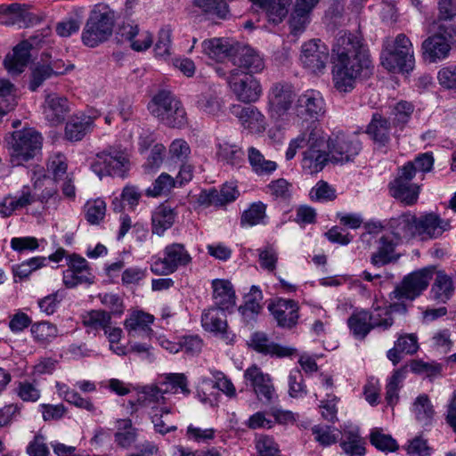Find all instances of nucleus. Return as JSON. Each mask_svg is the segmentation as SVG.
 I'll use <instances>...</instances> for the list:
<instances>
[{
	"mask_svg": "<svg viewBox=\"0 0 456 456\" xmlns=\"http://www.w3.org/2000/svg\"><path fill=\"white\" fill-rule=\"evenodd\" d=\"M365 132L379 147H387L391 141V122L381 114L375 112Z\"/></svg>",
	"mask_w": 456,
	"mask_h": 456,
	"instance_id": "obj_25",
	"label": "nucleus"
},
{
	"mask_svg": "<svg viewBox=\"0 0 456 456\" xmlns=\"http://www.w3.org/2000/svg\"><path fill=\"white\" fill-rule=\"evenodd\" d=\"M411 411L416 420L422 426L430 425L435 416L433 404L426 394L419 395L415 399Z\"/></svg>",
	"mask_w": 456,
	"mask_h": 456,
	"instance_id": "obj_40",
	"label": "nucleus"
},
{
	"mask_svg": "<svg viewBox=\"0 0 456 456\" xmlns=\"http://www.w3.org/2000/svg\"><path fill=\"white\" fill-rule=\"evenodd\" d=\"M60 393L63 395V398L69 403L74 404L75 406L86 409L88 411H94L95 410L93 403L86 398L81 397V395L73 389H69L66 385L60 386L57 384Z\"/></svg>",
	"mask_w": 456,
	"mask_h": 456,
	"instance_id": "obj_56",
	"label": "nucleus"
},
{
	"mask_svg": "<svg viewBox=\"0 0 456 456\" xmlns=\"http://www.w3.org/2000/svg\"><path fill=\"white\" fill-rule=\"evenodd\" d=\"M304 148L305 150L303 151L302 167L309 174L322 171L329 162H331L327 140L321 129L316 126H307L297 137L290 141L285 154L286 159H292L297 151Z\"/></svg>",
	"mask_w": 456,
	"mask_h": 456,
	"instance_id": "obj_2",
	"label": "nucleus"
},
{
	"mask_svg": "<svg viewBox=\"0 0 456 456\" xmlns=\"http://www.w3.org/2000/svg\"><path fill=\"white\" fill-rule=\"evenodd\" d=\"M370 317L372 329H379L385 331L394 324V318L386 308H376L374 312L370 313Z\"/></svg>",
	"mask_w": 456,
	"mask_h": 456,
	"instance_id": "obj_63",
	"label": "nucleus"
},
{
	"mask_svg": "<svg viewBox=\"0 0 456 456\" xmlns=\"http://www.w3.org/2000/svg\"><path fill=\"white\" fill-rule=\"evenodd\" d=\"M370 318V312L362 310L352 314L347 319V325L355 338L364 339L373 330Z\"/></svg>",
	"mask_w": 456,
	"mask_h": 456,
	"instance_id": "obj_38",
	"label": "nucleus"
},
{
	"mask_svg": "<svg viewBox=\"0 0 456 456\" xmlns=\"http://www.w3.org/2000/svg\"><path fill=\"white\" fill-rule=\"evenodd\" d=\"M266 208L267 206L262 201L252 203L241 215V226H254L263 224L264 219L266 217Z\"/></svg>",
	"mask_w": 456,
	"mask_h": 456,
	"instance_id": "obj_51",
	"label": "nucleus"
},
{
	"mask_svg": "<svg viewBox=\"0 0 456 456\" xmlns=\"http://www.w3.org/2000/svg\"><path fill=\"white\" fill-rule=\"evenodd\" d=\"M232 112L249 132L260 134L265 130V116L255 106L234 105Z\"/></svg>",
	"mask_w": 456,
	"mask_h": 456,
	"instance_id": "obj_24",
	"label": "nucleus"
},
{
	"mask_svg": "<svg viewBox=\"0 0 456 456\" xmlns=\"http://www.w3.org/2000/svg\"><path fill=\"white\" fill-rule=\"evenodd\" d=\"M94 276L92 273H81L72 270H65L63 272V284L68 289H73L80 284H92L94 283Z\"/></svg>",
	"mask_w": 456,
	"mask_h": 456,
	"instance_id": "obj_59",
	"label": "nucleus"
},
{
	"mask_svg": "<svg viewBox=\"0 0 456 456\" xmlns=\"http://www.w3.org/2000/svg\"><path fill=\"white\" fill-rule=\"evenodd\" d=\"M70 111L69 101L66 97L57 94H49L45 96L44 103V115L51 126L61 124Z\"/></svg>",
	"mask_w": 456,
	"mask_h": 456,
	"instance_id": "obj_22",
	"label": "nucleus"
},
{
	"mask_svg": "<svg viewBox=\"0 0 456 456\" xmlns=\"http://www.w3.org/2000/svg\"><path fill=\"white\" fill-rule=\"evenodd\" d=\"M381 63L391 71L409 73L414 69L413 45L406 35L398 34L393 45L386 47V52L381 54Z\"/></svg>",
	"mask_w": 456,
	"mask_h": 456,
	"instance_id": "obj_6",
	"label": "nucleus"
},
{
	"mask_svg": "<svg viewBox=\"0 0 456 456\" xmlns=\"http://www.w3.org/2000/svg\"><path fill=\"white\" fill-rule=\"evenodd\" d=\"M227 83L236 98L245 103L256 102L262 94L259 81L251 75L239 74L238 69L229 72Z\"/></svg>",
	"mask_w": 456,
	"mask_h": 456,
	"instance_id": "obj_11",
	"label": "nucleus"
},
{
	"mask_svg": "<svg viewBox=\"0 0 456 456\" xmlns=\"http://www.w3.org/2000/svg\"><path fill=\"white\" fill-rule=\"evenodd\" d=\"M263 299L262 291L257 286L253 285L250 292L245 297L244 305L239 307V313L246 325L253 326L262 310L260 301Z\"/></svg>",
	"mask_w": 456,
	"mask_h": 456,
	"instance_id": "obj_28",
	"label": "nucleus"
},
{
	"mask_svg": "<svg viewBox=\"0 0 456 456\" xmlns=\"http://www.w3.org/2000/svg\"><path fill=\"white\" fill-rule=\"evenodd\" d=\"M193 4L209 18L225 20L229 16V6L224 0H193Z\"/></svg>",
	"mask_w": 456,
	"mask_h": 456,
	"instance_id": "obj_43",
	"label": "nucleus"
},
{
	"mask_svg": "<svg viewBox=\"0 0 456 456\" xmlns=\"http://www.w3.org/2000/svg\"><path fill=\"white\" fill-rule=\"evenodd\" d=\"M32 45L28 41H21L13 48L12 55L8 54L4 65L9 73L20 74L28 65L30 58Z\"/></svg>",
	"mask_w": 456,
	"mask_h": 456,
	"instance_id": "obj_29",
	"label": "nucleus"
},
{
	"mask_svg": "<svg viewBox=\"0 0 456 456\" xmlns=\"http://www.w3.org/2000/svg\"><path fill=\"white\" fill-rule=\"evenodd\" d=\"M42 140L41 134L33 129L13 132L8 142L11 164L19 167L33 159L41 151Z\"/></svg>",
	"mask_w": 456,
	"mask_h": 456,
	"instance_id": "obj_5",
	"label": "nucleus"
},
{
	"mask_svg": "<svg viewBox=\"0 0 456 456\" xmlns=\"http://www.w3.org/2000/svg\"><path fill=\"white\" fill-rule=\"evenodd\" d=\"M433 273V267H424L405 275L389 293V299H406L412 302L428 289Z\"/></svg>",
	"mask_w": 456,
	"mask_h": 456,
	"instance_id": "obj_7",
	"label": "nucleus"
},
{
	"mask_svg": "<svg viewBox=\"0 0 456 456\" xmlns=\"http://www.w3.org/2000/svg\"><path fill=\"white\" fill-rule=\"evenodd\" d=\"M370 442L376 449L384 452H395L399 447L396 441L390 435L384 434L379 428L371 430Z\"/></svg>",
	"mask_w": 456,
	"mask_h": 456,
	"instance_id": "obj_52",
	"label": "nucleus"
},
{
	"mask_svg": "<svg viewBox=\"0 0 456 456\" xmlns=\"http://www.w3.org/2000/svg\"><path fill=\"white\" fill-rule=\"evenodd\" d=\"M416 374H425L430 379L441 375L442 365L436 362H426L421 360H412L409 365Z\"/></svg>",
	"mask_w": 456,
	"mask_h": 456,
	"instance_id": "obj_60",
	"label": "nucleus"
},
{
	"mask_svg": "<svg viewBox=\"0 0 456 456\" xmlns=\"http://www.w3.org/2000/svg\"><path fill=\"white\" fill-rule=\"evenodd\" d=\"M148 110L168 127L182 128L188 123L183 103L169 91L162 90L154 95L148 104Z\"/></svg>",
	"mask_w": 456,
	"mask_h": 456,
	"instance_id": "obj_3",
	"label": "nucleus"
},
{
	"mask_svg": "<svg viewBox=\"0 0 456 456\" xmlns=\"http://www.w3.org/2000/svg\"><path fill=\"white\" fill-rule=\"evenodd\" d=\"M294 98L292 87L288 84H274L268 94L271 108L279 115L285 113L290 108Z\"/></svg>",
	"mask_w": 456,
	"mask_h": 456,
	"instance_id": "obj_26",
	"label": "nucleus"
},
{
	"mask_svg": "<svg viewBox=\"0 0 456 456\" xmlns=\"http://www.w3.org/2000/svg\"><path fill=\"white\" fill-rule=\"evenodd\" d=\"M314 439L322 446H330L338 441L341 433L334 427L315 425L312 428Z\"/></svg>",
	"mask_w": 456,
	"mask_h": 456,
	"instance_id": "obj_53",
	"label": "nucleus"
},
{
	"mask_svg": "<svg viewBox=\"0 0 456 456\" xmlns=\"http://www.w3.org/2000/svg\"><path fill=\"white\" fill-rule=\"evenodd\" d=\"M406 372L407 366L397 369L393 372L387 381L385 398L387 403L391 407H394L399 400L398 392L402 387L403 379H405Z\"/></svg>",
	"mask_w": 456,
	"mask_h": 456,
	"instance_id": "obj_48",
	"label": "nucleus"
},
{
	"mask_svg": "<svg viewBox=\"0 0 456 456\" xmlns=\"http://www.w3.org/2000/svg\"><path fill=\"white\" fill-rule=\"evenodd\" d=\"M232 51V63L239 69V74L252 76L265 69L264 59L248 45L236 43Z\"/></svg>",
	"mask_w": 456,
	"mask_h": 456,
	"instance_id": "obj_13",
	"label": "nucleus"
},
{
	"mask_svg": "<svg viewBox=\"0 0 456 456\" xmlns=\"http://www.w3.org/2000/svg\"><path fill=\"white\" fill-rule=\"evenodd\" d=\"M386 227L398 241L409 240L416 237V216L411 212H405L396 217L390 218Z\"/></svg>",
	"mask_w": 456,
	"mask_h": 456,
	"instance_id": "obj_21",
	"label": "nucleus"
},
{
	"mask_svg": "<svg viewBox=\"0 0 456 456\" xmlns=\"http://www.w3.org/2000/svg\"><path fill=\"white\" fill-rule=\"evenodd\" d=\"M412 171L411 165L403 166L397 177L389 183L391 196L407 206L415 204L419 194V186L411 183Z\"/></svg>",
	"mask_w": 456,
	"mask_h": 456,
	"instance_id": "obj_12",
	"label": "nucleus"
},
{
	"mask_svg": "<svg viewBox=\"0 0 456 456\" xmlns=\"http://www.w3.org/2000/svg\"><path fill=\"white\" fill-rule=\"evenodd\" d=\"M401 242L389 235H382L376 240V249L370 256V262L375 268H380L396 263L401 255L396 248Z\"/></svg>",
	"mask_w": 456,
	"mask_h": 456,
	"instance_id": "obj_17",
	"label": "nucleus"
},
{
	"mask_svg": "<svg viewBox=\"0 0 456 456\" xmlns=\"http://www.w3.org/2000/svg\"><path fill=\"white\" fill-rule=\"evenodd\" d=\"M128 164L129 161L123 152L114 151L96 154L90 167L100 179L105 175L124 178L128 171Z\"/></svg>",
	"mask_w": 456,
	"mask_h": 456,
	"instance_id": "obj_10",
	"label": "nucleus"
},
{
	"mask_svg": "<svg viewBox=\"0 0 456 456\" xmlns=\"http://www.w3.org/2000/svg\"><path fill=\"white\" fill-rule=\"evenodd\" d=\"M362 142L354 134L333 132L327 139L331 163L344 165L353 162L362 151Z\"/></svg>",
	"mask_w": 456,
	"mask_h": 456,
	"instance_id": "obj_8",
	"label": "nucleus"
},
{
	"mask_svg": "<svg viewBox=\"0 0 456 456\" xmlns=\"http://www.w3.org/2000/svg\"><path fill=\"white\" fill-rule=\"evenodd\" d=\"M244 378L249 381L254 391L261 402L271 403L275 396V390L268 374L262 372L260 368L253 365L244 372Z\"/></svg>",
	"mask_w": 456,
	"mask_h": 456,
	"instance_id": "obj_18",
	"label": "nucleus"
},
{
	"mask_svg": "<svg viewBox=\"0 0 456 456\" xmlns=\"http://www.w3.org/2000/svg\"><path fill=\"white\" fill-rule=\"evenodd\" d=\"M175 184V179L167 173H162L146 190V195L149 197H158L168 192Z\"/></svg>",
	"mask_w": 456,
	"mask_h": 456,
	"instance_id": "obj_58",
	"label": "nucleus"
},
{
	"mask_svg": "<svg viewBox=\"0 0 456 456\" xmlns=\"http://www.w3.org/2000/svg\"><path fill=\"white\" fill-rule=\"evenodd\" d=\"M219 311V308L212 306L202 314L201 323L205 330L221 334L226 331V315L224 312H221L222 316H220Z\"/></svg>",
	"mask_w": 456,
	"mask_h": 456,
	"instance_id": "obj_42",
	"label": "nucleus"
},
{
	"mask_svg": "<svg viewBox=\"0 0 456 456\" xmlns=\"http://www.w3.org/2000/svg\"><path fill=\"white\" fill-rule=\"evenodd\" d=\"M289 394L291 397L298 398L306 395L307 390L300 370L295 369L289 372Z\"/></svg>",
	"mask_w": 456,
	"mask_h": 456,
	"instance_id": "obj_64",
	"label": "nucleus"
},
{
	"mask_svg": "<svg viewBox=\"0 0 456 456\" xmlns=\"http://www.w3.org/2000/svg\"><path fill=\"white\" fill-rule=\"evenodd\" d=\"M248 346L254 351L272 357H289L297 353L296 348L277 344L272 341L265 333L259 331L251 335Z\"/></svg>",
	"mask_w": 456,
	"mask_h": 456,
	"instance_id": "obj_19",
	"label": "nucleus"
},
{
	"mask_svg": "<svg viewBox=\"0 0 456 456\" xmlns=\"http://www.w3.org/2000/svg\"><path fill=\"white\" fill-rule=\"evenodd\" d=\"M68 164L64 154L58 152L51 155L47 162V171L55 181L61 179L67 172Z\"/></svg>",
	"mask_w": 456,
	"mask_h": 456,
	"instance_id": "obj_62",
	"label": "nucleus"
},
{
	"mask_svg": "<svg viewBox=\"0 0 456 456\" xmlns=\"http://www.w3.org/2000/svg\"><path fill=\"white\" fill-rule=\"evenodd\" d=\"M115 20V12L108 5L96 6L90 12L83 28V44L94 48L107 41L112 35Z\"/></svg>",
	"mask_w": 456,
	"mask_h": 456,
	"instance_id": "obj_4",
	"label": "nucleus"
},
{
	"mask_svg": "<svg viewBox=\"0 0 456 456\" xmlns=\"http://www.w3.org/2000/svg\"><path fill=\"white\" fill-rule=\"evenodd\" d=\"M268 310L282 329L290 330L297 324L299 305L294 299L278 298L268 305Z\"/></svg>",
	"mask_w": 456,
	"mask_h": 456,
	"instance_id": "obj_15",
	"label": "nucleus"
},
{
	"mask_svg": "<svg viewBox=\"0 0 456 456\" xmlns=\"http://www.w3.org/2000/svg\"><path fill=\"white\" fill-rule=\"evenodd\" d=\"M164 394L165 391H162L155 385L143 387L139 392L136 401H128L127 404L130 407V414L137 411V406L151 408L155 404H164L166 401Z\"/></svg>",
	"mask_w": 456,
	"mask_h": 456,
	"instance_id": "obj_32",
	"label": "nucleus"
},
{
	"mask_svg": "<svg viewBox=\"0 0 456 456\" xmlns=\"http://www.w3.org/2000/svg\"><path fill=\"white\" fill-rule=\"evenodd\" d=\"M137 431V428L133 427L131 419H118L114 441L118 446L127 449L136 441L138 436Z\"/></svg>",
	"mask_w": 456,
	"mask_h": 456,
	"instance_id": "obj_39",
	"label": "nucleus"
},
{
	"mask_svg": "<svg viewBox=\"0 0 456 456\" xmlns=\"http://www.w3.org/2000/svg\"><path fill=\"white\" fill-rule=\"evenodd\" d=\"M121 36L130 42V46L134 51L142 52L151 47L152 44V36L149 31L139 33L138 25L124 24L121 28Z\"/></svg>",
	"mask_w": 456,
	"mask_h": 456,
	"instance_id": "obj_35",
	"label": "nucleus"
},
{
	"mask_svg": "<svg viewBox=\"0 0 456 456\" xmlns=\"http://www.w3.org/2000/svg\"><path fill=\"white\" fill-rule=\"evenodd\" d=\"M239 195L237 186L232 183H226L219 191L216 189L202 191L199 195L198 202L204 206H224L234 201Z\"/></svg>",
	"mask_w": 456,
	"mask_h": 456,
	"instance_id": "obj_23",
	"label": "nucleus"
},
{
	"mask_svg": "<svg viewBox=\"0 0 456 456\" xmlns=\"http://www.w3.org/2000/svg\"><path fill=\"white\" fill-rule=\"evenodd\" d=\"M433 35L439 37L452 47L456 46V24L452 20L437 18L436 32Z\"/></svg>",
	"mask_w": 456,
	"mask_h": 456,
	"instance_id": "obj_55",
	"label": "nucleus"
},
{
	"mask_svg": "<svg viewBox=\"0 0 456 456\" xmlns=\"http://www.w3.org/2000/svg\"><path fill=\"white\" fill-rule=\"evenodd\" d=\"M422 54L425 61L437 62L449 56L452 46L437 36H430L422 42Z\"/></svg>",
	"mask_w": 456,
	"mask_h": 456,
	"instance_id": "obj_30",
	"label": "nucleus"
},
{
	"mask_svg": "<svg viewBox=\"0 0 456 456\" xmlns=\"http://www.w3.org/2000/svg\"><path fill=\"white\" fill-rule=\"evenodd\" d=\"M248 159L252 170L257 175H270L278 167L276 162L265 159L260 151L255 147L248 148Z\"/></svg>",
	"mask_w": 456,
	"mask_h": 456,
	"instance_id": "obj_41",
	"label": "nucleus"
},
{
	"mask_svg": "<svg viewBox=\"0 0 456 456\" xmlns=\"http://www.w3.org/2000/svg\"><path fill=\"white\" fill-rule=\"evenodd\" d=\"M328 59V48L320 39L311 40L303 45L300 60L303 66L311 72H322Z\"/></svg>",
	"mask_w": 456,
	"mask_h": 456,
	"instance_id": "obj_14",
	"label": "nucleus"
},
{
	"mask_svg": "<svg viewBox=\"0 0 456 456\" xmlns=\"http://www.w3.org/2000/svg\"><path fill=\"white\" fill-rule=\"evenodd\" d=\"M171 413V409L166 406L157 407L152 406L149 412L150 418L154 427V430L161 435H166L169 432H174L177 427L174 424H169L167 416Z\"/></svg>",
	"mask_w": 456,
	"mask_h": 456,
	"instance_id": "obj_46",
	"label": "nucleus"
},
{
	"mask_svg": "<svg viewBox=\"0 0 456 456\" xmlns=\"http://www.w3.org/2000/svg\"><path fill=\"white\" fill-rule=\"evenodd\" d=\"M163 384L167 386L165 393L167 391L177 393L178 390H180V392L185 396H188L191 394V390L188 387L187 377L183 373L167 374L164 378Z\"/></svg>",
	"mask_w": 456,
	"mask_h": 456,
	"instance_id": "obj_54",
	"label": "nucleus"
},
{
	"mask_svg": "<svg viewBox=\"0 0 456 456\" xmlns=\"http://www.w3.org/2000/svg\"><path fill=\"white\" fill-rule=\"evenodd\" d=\"M234 44L230 45L221 38H212L202 42V51L211 59L222 61L224 59L232 61Z\"/></svg>",
	"mask_w": 456,
	"mask_h": 456,
	"instance_id": "obj_36",
	"label": "nucleus"
},
{
	"mask_svg": "<svg viewBox=\"0 0 456 456\" xmlns=\"http://www.w3.org/2000/svg\"><path fill=\"white\" fill-rule=\"evenodd\" d=\"M339 444L347 456L365 455V442L361 437L358 429L345 430L341 434Z\"/></svg>",
	"mask_w": 456,
	"mask_h": 456,
	"instance_id": "obj_37",
	"label": "nucleus"
},
{
	"mask_svg": "<svg viewBox=\"0 0 456 456\" xmlns=\"http://www.w3.org/2000/svg\"><path fill=\"white\" fill-rule=\"evenodd\" d=\"M191 261V257L183 244L172 243L165 248L164 257H152L151 271L156 275H168Z\"/></svg>",
	"mask_w": 456,
	"mask_h": 456,
	"instance_id": "obj_9",
	"label": "nucleus"
},
{
	"mask_svg": "<svg viewBox=\"0 0 456 456\" xmlns=\"http://www.w3.org/2000/svg\"><path fill=\"white\" fill-rule=\"evenodd\" d=\"M454 290L452 278L444 271H438L431 287V298L438 303L444 304L452 298Z\"/></svg>",
	"mask_w": 456,
	"mask_h": 456,
	"instance_id": "obj_33",
	"label": "nucleus"
},
{
	"mask_svg": "<svg viewBox=\"0 0 456 456\" xmlns=\"http://www.w3.org/2000/svg\"><path fill=\"white\" fill-rule=\"evenodd\" d=\"M94 118L85 114L72 116L65 126V138L70 142L82 140L92 130Z\"/></svg>",
	"mask_w": 456,
	"mask_h": 456,
	"instance_id": "obj_31",
	"label": "nucleus"
},
{
	"mask_svg": "<svg viewBox=\"0 0 456 456\" xmlns=\"http://www.w3.org/2000/svg\"><path fill=\"white\" fill-rule=\"evenodd\" d=\"M333 82L340 93L351 92L356 77L370 63L368 50L362 38L346 31H340L332 46Z\"/></svg>",
	"mask_w": 456,
	"mask_h": 456,
	"instance_id": "obj_1",
	"label": "nucleus"
},
{
	"mask_svg": "<svg viewBox=\"0 0 456 456\" xmlns=\"http://www.w3.org/2000/svg\"><path fill=\"white\" fill-rule=\"evenodd\" d=\"M291 188V183L284 178L273 180L266 186L268 192H270L274 199L283 201L290 199Z\"/></svg>",
	"mask_w": 456,
	"mask_h": 456,
	"instance_id": "obj_61",
	"label": "nucleus"
},
{
	"mask_svg": "<svg viewBox=\"0 0 456 456\" xmlns=\"http://www.w3.org/2000/svg\"><path fill=\"white\" fill-rule=\"evenodd\" d=\"M176 212L170 206L161 204L155 208L151 215L152 233L161 236L175 223Z\"/></svg>",
	"mask_w": 456,
	"mask_h": 456,
	"instance_id": "obj_34",
	"label": "nucleus"
},
{
	"mask_svg": "<svg viewBox=\"0 0 456 456\" xmlns=\"http://www.w3.org/2000/svg\"><path fill=\"white\" fill-rule=\"evenodd\" d=\"M213 307L219 308L221 312L230 311L235 305V291L232 283L226 280L216 279L212 281Z\"/></svg>",
	"mask_w": 456,
	"mask_h": 456,
	"instance_id": "obj_27",
	"label": "nucleus"
},
{
	"mask_svg": "<svg viewBox=\"0 0 456 456\" xmlns=\"http://www.w3.org/2000/svg\"><path fill=\"white\" fill-rule=\"evenodd\" d=\"M291 3L292 0H267L260 9L266 13L270 22L279 24L288 15Z\"/></svg>",
	"mask_w": 456,
	"mask_h": 456,
	"instance_id": "obj_45",
	"label": "nucleus"
},
{
	"mask_svg": "<svg viewBox=\"0 0 456 456\" xmlns=\"http://www.w3.org/2000/svg\"><path fill=\"white\" fill-rule=\"evenodd\" d=\"M414 105L407 101H400L392 108V125L403 130L410 122L414 112Z\"/></svg>",
	"mask_w": 456,
	"mask_h": 456,
	"instance_id": "obj_49",
	"label": "nucleus"
},
{
	"mask_svg": "<svg viewBox=\"0 0 456 456\" xmlns=\"http://www.w3.org/2000/svg\"><path fill=\"white\" fill-rule=\"evenodd\" d=\"M154 321L151 314H146L142 311L133 313L129 318L125 321V328L129 335L134 336L137 332L149 333L151 329L149 327Z\"/></svg>",
	"mask_w": 456,
	"mask_h": 456,
	"instance_id": "obj_44",
	"label": "nucleus"
},
{
	"mask_svg": "<svg viewBox=\"0 0 456 456\" xmlns=\"http://www.w3.org/2000/svg\"><path fill=\"white\" fill-rule=\"evenodd\" d=\"M85 217L90 224H99L105 216L106 204L103 200L98 199L93 202H87L85 206Z\"/></svg>",
	"mask_w": 456,
	"mask_h": 456,
	"instance_id": "obj_57",
	"label": "nucleus"
},
{
	"mask_svg": "<svg viewBox=\"0 0 456 456\" xmlns=\"http://www.w3.org/2000/svg\"><path fill=\"white\" fill-rule=\"evenodd\" d=\"M296 110L301 118L319 119L325 113V102L322 94L314 89L306 90L299 95Z\"/></svg>",
	"mask_w": 456,
	"mask_h": 456,
	"instance_id": "obj_16",
	"label": "nucleus"
},
{
	"mask_svg": "<svg viewBox=\"0 0 456 456\" xmlns=\"http://www.w3.org/2000/svg\"><path fill=\"white\" fill-rule=\"evenodd\" d=\"M416 236L420 237L421 240L436 239L450 227L448 221L440 218L435 213H428L419 217L416 216Z\"/></svg>",
	"mask_w": 456,
	"mask_h": 456,
	"instance_id": "obj_20",
	"label": "nucleus"
},
{
	"mask_svg": "<svg viewBox=\"0 0 456 456\" xmlns=\"http://www.w3.org/2000/svg\"><path fill=\"white\" fill-rule=\"evenodd\" d=\"M217 155L220 161L240 167L244 161L245 153L240 146L224 142L218 145Z\"/></svg>",
	"mask_w": 456,
	"mask_h": 456,
	"instance_id": "obj_47",
	"label": "nucleus"
},
{
	"mask_svg": "<svg viewBox=\"0 0 456 456\" xmlns=\"http://www.w3.org/2000/svg\"><path fill=\"white\" fill-rule=\"evenodd\" d=\"M82 322L87 329L95 331L104 330L111 322V314L103 310H91L83 315Z\"/></svg>",
	"mask_w": 456,
	"mask_h": 456,
	"instance_id": "obj_50",
	"label": "nucleus"
}]
</instances>
